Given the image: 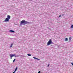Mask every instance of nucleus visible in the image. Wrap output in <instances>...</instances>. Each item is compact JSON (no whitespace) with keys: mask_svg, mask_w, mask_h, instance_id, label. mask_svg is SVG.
<instances>
[{"mask_svg":"<svg viewBox=\"0 0 73 73\" xmlns=\"http://www.w3.org/2000/svg\"><path fill=\"white\" fill-rule=\"evenodd\" d=\"M29 22L28 21H26L24 19L23 20L21 21V22L20 23V25H24L27 24H29Z\"/></svg>","mask_w":73,"mask_h":73,"instance_id":"obj_1","label":"nucleus"},{"mask_svg":"<svg viewBox=\"0 0 73 73\" xmlns=\"http://www.w3.org/2000/svg\"><path fill=\"white\" fill-rule=\"evenodd\" d=\"M11 19V16L10 15H8L7 16V18H6L5 20V22H8L9 21V19Z\"/></svg>","mask_w":73,"mask_h":73,"instance_id":"obj_2","label":"nucleus"},{"mask_svg":"<svg viewBox=\"0 0 73 73\" xmlns=\"http://www.w3.org/2000/svg\"><path fill=\"white\" fill-rule=\"evenodd\" d=\"M52 44H53V42L51 40V39H50L47 42V46H48L50 45H52Z\"/></svg>","mask_w":73,"mask_h":73,"instance_id":"obj_3","label":"nucleus"},{"mask_svg":"<svg viewBox=\"0 0 73 73\" xmlns=\"http://www.w3.org/2000/svg\"><path fill=\"white\" fill-rule=\"evenodd\" d=\"M14 56H15V57H17V56H16V54H10V57H14Z\"/></svg>","mask_w":73,"mask_h":73,"instance_id":"obj_4","label":"nucleus"},{"mask_svg":"<svg viewBox=\"0 0 73 73\" xmlns=\"http://www.w3.org/2000/svg\"><path fill=\"white\" fill-rule=\"evenodd\" d=\"M9 32H11V33L15 32V31H12V30H10V31H9Z\"/></svg>","mask_w":73,"mask_h":73,"instance_id":"obj_5","label":"nucleus"},{"mask_svg":"<svg viewBox=\"0 0 73 73\" xmlns=\"http://www.w3.org/2000/svg\"><path fill=\"white\" fill-rule=\"evenodd\" d=\"M17 67L16 68L15 70V71H14V72H15L16 71V70H17Z\"/></svg>","mask_w":73,"mask_h":73,"instance_id":"obj_6","label":"nucleus"},{"mask_svg":"<svg viewBox=\"0 0 73 73\" xmlns=\"http://www.w3.org/2000/svg\"><path fill=\"white\" fill-rule=\"evenodd\" d=\"M68 38H66L65 39V41H68Z\"/></svg>","mask_w":73,"mask_h":73,"instance_id":"obj_7","label":"nucleus"},{"mask_svg":"<svg viewBox=\"0 0 73 73\" xmlns=\"http://www.w3.org/2000/svg\"><path fill=\"white\" fill-rule=\"evenodd\" d=\"M27 55L29 56H32V55L31 54H28Z\"/></svg>","mask_w":73,"mask_h":73,"instance_id":"obj_8","label":"nucleus"},{"mask_svg":"<svg viewBox=\"0 0 73 73\" xmlns=\"http://www.w3.org/2000/svg\"><path fill=\"white\" fill-rule=\"evenodd\" d=\"M71 37H69V40L70 41V40H71Z\"/></svg>","mask_w":73,"mask_h":73,"instance_id":"obj_9","label":"nucleus"},{"mask_svg":"<svg viewBox=\"0 0 73 73\" xmlns=\"http://www.w3.org/2000/svg\"><path fill=\"white\" fill-rule=\"evenodd\" d=\"M16 61V59H15L13 60V62H15V61Z\"/></svg>","mask_w":73,"mask_h":73,"instance_id":"obj_10","label":"nucleus"},{"mask_svg":"<svg viewBox=\"0 0 73 73\" xmlns=\"http://www.w3.org/2000/svg\"><path fill=\"white\" fill-rule=\"evenodd\" d=\"M33 58H34V59H35V60H37V58L35 57H33Z\"/></svg>","mask_w":73,"mask_h":73,"instance_id":"obj_11","label":"nucleus"},{"mask_svg":"<svg viewBox=\"0 0 73 73\" xmlns=\"http://www.w3.org/2000/svg\"><path fill=\"white\" fill-rule=\"evenodd\" d=\"M71 28H73V25H72L71 26Z\"/></svg>","mask_w":73,"mask_h":73,"instance_id":"obj_12","label":"nucleus"},{"mask_svg":"<svg viewBox=\"0 0 73 73\" xmlns=\"http://www.w3.org/2000/svg\"><path fill=\"white\" fill-rule=\"evenodd\" d=\"M10 48H12V45H11L10 46Z\"/></svg>","mask_w":73,"mask_h":73,"instance_id":"obj_13","label":"nucleus"},{"mask_svg":"<svg viewBox=\"0 0 73 73\" xmlns=\"http://www.w3.org/2000/svg\"><path fill=\"white\" fill-rule=\"evenodd\" d=\"M49 65H50V64H48V65L47 66L48 67H49Z\"/></svg>","mask_w":73,"mask_h":73,"instance_id":"obj_14","label":"nucleus"},{"mask_svg":"<svg viewBox=\"0 0 73 73\" xmlns=\"http://www.w3.org/2000/svg\"><path fill=\"white\" fill-rule=\"evenodd\" d=\"M71 64L73 66V63H71Z\"/></svg>","mask_w":73,"mask_h":73,"instance_id":"obj_15","label":"nucleus"},{"mask_svg":"<svg viewBox=\"0 0 73 73\" xmlns=\"http://www.w3.org/2000/svg\"><path fill=\"white\" fill-rule=\"evenodd\" d=\"M37 60H40V59H38V58H37Z\"/></svg>","mask_w":73,"mask_h":73,"instance_id":"obj_16","label":"nucleus"},{"mask_svg":"<svg viewBox=\"0 0 73 73\" xmlns=\"http://www.w3.org/2000/svg\"><path fill=\"white\" fill-rule=\"evenodd\" d=\"M13 44L12 43V44H11V46H12Z\"/></svg>","mask_w":73,"mask_h":73,"instance_id":"obj_17","label":"nucleus"},{"mask_svg":"<svg viewBox=\"0 0 73 73\" xmlns=\"http://www.w3.org/2000/svg\"><path fill=\"white\" fill-rule=\"evenodd\" d=\"M40 73V71H39V72L38 73Z\"/></svg>","mask_w":73,"mask_h":73,"instance_id":"obj_18","label":"nucleus"},{"mask_svg":"<svg viewBox=\"0 0 73 73\" xmlns=\"http://www.w3.org/2000/svg\"><path fill=\"white\" fill-rule=\"evenodd\" d=\"M61 17V15H60L59 16V17Z\"/></svg>","mask_w":73,"mask_h":73,"instance_id":"obj_19","label":"nucleus"},{"mask_svg":"<svg viewBox=\"0 0 73 73\" xmlns=\"http://www.w3.org/2000/svg\"><path fill=\"white\" fill-rule=\"evenodd\" d=\"M12 57H11L10 58H11V59H12Z\"/></svg>","mask_w":73,"mask_h":73,"instance_id":"obj_20","label":"nucleus"}]
</instances>
